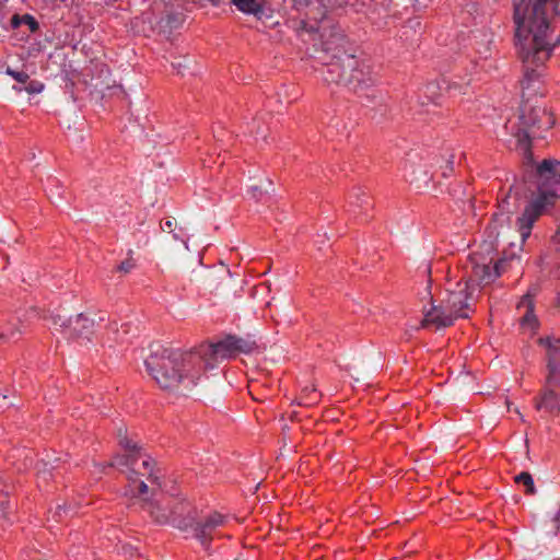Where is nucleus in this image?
Returning a JSON list of instances; mask_svg holds the SVG:
<instances>
[{"instance_id":"obj_1","label":"nucleus","mask_w":560,"mask_h":560,"mask_svg":"<svg viewBox=\"0 0 560 560\" xmlns=\"http://www.w3.org/2000/svg\"><path fill=\"white\" fill-rule=\"evenodd\" d=\"M560 15V0H518L514 2L513 20L515 23L516 46L518 55L527 66L541 67L550 58L560 35L553 42L552 21Z\"/></svg>"},{"instance_id":"obj_2","label":"nucleus","mask_w":560,"mask_h":560,"mask_svg":"<svg viewBox=\"0 0 560 560\" xmlns=\"http://www.w3.org/2000/svg\"><path fill=\"white\" fill-rule=\"evenodd\" d=\"M144 365L162 389L187 395L201 375L202 359L199 352H184L153 343Z\"/></svg>"},{"instance_id":"obj_3","label":"nucleus","mask_w":560,"mask_h":560,"mask_svg":"<svg viewBox=\"0 0 560 560\" xmlns=\"http://www.w3.org/2000/svg\"><path fill=\"white\" fill-rule=\"evenodd\" d=\"M557 307L560 310V293L557 299ZM539 343L547 349V369L545 389L536 399L535 407L549 416L560 415V338H540Z\"/></svg>"},{"instance_id":"obj_4","label":"nucleus","mask_w":560,"mask_h":560,"mask_svg":"<svg viewBox=\"0 0 560 560\" xmlns=\"http://www.w3.org/2000/svg\"><path fill=\"white\" fill-rule=\"evenodd\" d=\"M471 293L469 284L458 283L457 290L451 291L438 306H432L424 315L422 327L434 325L438 329L450 327L457 318H467L470 311Z\"/></svg>"},{"instance_id":"obj_5","label":"nucleus","mask_w":560,"mask_h":560,"mask_svg":"<svg viewBox=\"0 0 560 560\" xmlns=\"http://www.w3.org/2000/svg\"><path fill=\"white\" fill-rule=\"evenodd\" d=\"M313 22L301 20L299 30L310 33L314 42H318L322 50L336 54L345 49L346 35L342 28L326 14L324 18L312 16Z\"/></svg>"},{"instance_id":"obj_6","label":"nucleus","mask_w":560,"mask_h":560,"mask_svg":"<svg viewBox=\"0 0 560 560\" xmlns=\"http://www.w3.org/2000/svg\"><path fill=\"white\" fill-rule=\"evenodd\" d=\"M557 197V192L553 190H541L526 205L523 213L516 220V228L523 243L530 236L535 222L548 207L556 202Z\"/></svg>"},{"instance_id":"obj_7","label":"nucleus","mask_w":560,"mask_h":560,"mask_svg":"<svg viewBox=\"0 0 560 560\" xmlns=\"http://www.w3.org/2000/svg\"><path fill=\"white\" fill-rule=\"evenodd\" d=\"M257 349L256 341L250 337H237L235 335H228L221 340L210 343L205 349L198 352L203 355H211L214 358L228 359L234 358L238 354H250Z\"/></svg>"},{"instance_id":"obj_8","label":"nucleus","mask_w":560,"mask_h":560,"mask_svg":"<svg viewBox=\"0 0 560 560\" xmlns=\"http://www.w3.org/2000/svg\"><path fill=\"white\" fill-rule=\"evenodd\" d=\"M226 522V517L218 512H212L207 516L195 520L189 530H192L194 537L201 544L205 549L210 547L212 540V533L222 527Z\"/></svg>"},{"instance_id":"obj_9","label":"nucleus","mask_w":560,"mask_h":560,"mask_svg":"<svg viewBox=\"0 0 560 560\" xmlns=\"http://www.w3.org/2000/svg\"><path fill=\"white\" fill-rule=\"evenodd\" d=\"M520 112L521 127L515 132H512V135L516 138L517 144L524 151V154L530 156V139L526 129L534 126L540 127L538 120L539 110L525 103Z\"/></svg>"},{"instance_id":"obj_10","label":"nucleus","mask_w":560,"mask_h":560,"mask_svg":"<svg viewBox=\"0 0 560 560\" xmlns=\"http://www.w3.org/2000/svg\"><path fill=\"white\" fill-rule=\"evenodd\" d=\"M197 510L186 500H175L170 504V523L183 530L187 532L195 524Z\"/></svg>"},{"instance_id":"obj_11","label":"nucleus","mask_w":560,"mask_h":560,"mask_svg":"<svg viewBox=\"0 0 560 560\" xmlns=\"http://www.w3.org/2000/svg\"><path fill=\"white\" fill-rule=\"evenodd\" d=\"M538 194L541 190H553L560 184V162L558 160H544L536 170Z\"/></svg>"},{"instance_id":"obj_12","label":"nucleus","mask_w":560,"mask_h":560,"mask_svg":"<svg viewBox=\"0 0 560 560\" xmlns=\"http://www.w3.org/2000/svg\"><path fill=\"white\" fill-rule=\"evenodd\" d=\"M139 475H143L144 472H141V468L139 469H132V475H128L129 480V488L133 497L140 498L141 500L143 498H151L153 499L156 495V491L160 489L156 487H149L148 483L143 480H140L138 478Z\"/></svg>"},{"instance_id":"obj_13","label":"nucleus","mask_w":560,"mask_h":560,"mask_svg":"<svg viewBox=\"0 0 560 560\" xmlns=\"http://www.w3.org/2000/svg\"><path fill=\"white\" fill-rule=\"evenodd\" d=\"M504 264L503 260L497 261L493 266L490 264L475 262L472 266V277L480 283L488 284L500 276L501 268Z\"/></svg>"},{"instance_id":"obj_14","label":"nucleus","mask_w":560,"mask_h":560,"mask_svg":"<svg viewBox=\"0 0 560 560\" xmlns=\"http://www.w3.org/2000/svg\"><path fill=\"white\" fill-rule=\"evenodd\" d=\"M292 8L304 16L302 20L308 22H313V15L324 18L326 13V9L319 0H292Z\"/></svg>"},{"instance_id":"obj_15","label":"nucleus","mask_w":560,"mask_h":560,"mask_svg":"<svg viewBox=\"0 0 560 560\" xmlns=\"http://www.w3.org/2000/svg\"><path fill=\"white\" fill-rule=\"evenodd\" d=\"M141 508L149 513L154 522L159 524L170 523V505L164 508L158 500L143 498Z\"/></svg>"},{"instance_id":"obj_16","label":"nucleus","mask_w":560,"mask_h":560,"mask_svg":"<svg viewBox=\"0 0 560 560\" xmlns=\"http://www.w3.org/2000/svg\"><path fill=\"white\" fill-rule=\"evenodd\" d=\"M141 447H138L136 452H126L124 455H117L114 457L113 462L109 463L112 467H127L129 469L128 475H132V469H139L137 467L138 460L142 458Z\"/></svg>"},{"instance_id":"obj_17","label":"nucleus","mask_w":560,"mask_h":560,"mask_svg":"<svg viewBox=\"0 0 560 560\" xmlns=\"http://www.w3.org/2000/svg\"><path fill=\"white\" fill-rule=\"evenodd\" d=\"M93 320L83 314L75 315L74 318H70L69 328L77 337H83L89 339V335L92 332Z\"/></svg>"},{"instance_id":"obj_18","label":"nucleus","mask_w":560,"mask_h":560,"mask_svg":"<svg viewBox=\"0 0 560 560\" xmlns=\"http://www.w3.org/2000/svg\"><path fill=\"white\" fill-rule=\"evenodd\" d=\"M231 3L245 14L260 16L264 13V0H231Z\"/></svg>"},{"instance_id":"obj_19","label":"nucleus","mask_w":560,"mask_h":560,"mask_svg":"<svg viewBox=\"0 0 560 560\" xmlns=\"http://www.w3.org/2000/svg\"><path fill=\"white\" fill-rule=\"evenodd\" d=\"M183 22V14L171 12L160 19L159 28L163 33L172 34L174 30H177L182 26Z\"/></svg>"},{"instance_id":"obj_20","label":"nucleus","mask_w":560,"mask_h":560,"mask_svg":"<svg viewBox=\"0 0 560 560\" xmlns=\"http://www.w3.org/2000/svg\"><path fill=\"white\" fill-rule=\"evenodd\" d=\"M518 310H524V315L521 319V324L523 326L535 328L537 326V318L534 314V302L526 300H521L517 304Z\"/></svg>"},{"instance_id":"obj_21","label":"nucleus","mask_w":560,"mask_h":560,"mask_svg":"<svg viewBox=\"0 0 560 560\" xmlns=\"http://www.w3.org/2000/svg\"><path fill=\"white\" fill-rule=\"evenodd\" d=\"M340 81L339 86H346L355 93L363 91L365 86L363 78L355 77L353 72H341Z\"/></svg>"},{"instance_id":"obj_22","label":"nucleus","mask_w":560,"mask_h":560,"mask_svg":"<svg viewBox=\"0 0 560 560\" xmlns=\"http://www.w3.org/2000/svg\"><path fill=\"white\" fill-rule=\"evenodd\" d=\"M539 79H540L539 72L532 71V72L524 73V77L521 80L523 97L525 96L526 91L528 92V96L537 93L538 90L536 89L535 85H536V83H539Z\"/></svg>"},{"instance_id":"obj_23","label":"nucleus","mask_w":560,"mask_h":560,"mask_svg":"<svg viewBox=\"0 0 560 560\" xmlns=\"http://www.w3.org/2000/svg\"><path fill=\"white\" fill-rule=\"evenodd\" d=\"M117 438L119 445L125 450V452H136L138 447H140L137 442H133L128 438L127 429L122 425L117 428Z\"/></svg>"},{"instance_id":"obj_24","label":"nucleus","mask_w":560,"mask_h":560,"mask_svg":"<svg viewBox=\"0 0 560 560\" xmlns=\"http://www.w3.org/2000/svg\"><path fill=\"white\" fill-rule=\"evenodd\" d=\"M152 466H153V460L149 456H145L141 463V468H142L141 472H144V475H148L147 479L151 482V485H155L159 488H161L160 477L153 471Z\"/></svg>"},{"instance_id":"obj_25","label":"nucleus","mask_w":560,"mask_h":560,"mask_svg":"<svg viewBox=\"0 0 560 560\" xmlns=\"http://www.w3.org/2000/svg\"><path fill=\"white\" fill-rule=\"evenodd\" d=\"M272 183L270 179L265 178L259 184L252 185L249 187V194L253 198L259 199L264 194H268Z\"/></svg>"},{"instance_id":"obj_26","label":"nucleus","mask_w":560,"mask_h":560,"mask_svg":"<svg viewBox=\"0 0 560 560\" xmlns=\"http://www.w3.org/2000/svg\"><path fill=\"white\" fill-rule=\"evenodd\" d=\"M514 480L517 485H522L525 487V492L527 494L535 493L534 480L529 472L523 471V472L518 474L517 476H515Z\"/></svg>"},{"instance_id":"obj_27","label":"nucleus","mask_w":560,"mask_h":560,"mask_svg":"<svg viewBox=\"0 0 560 560\" xmlns=\"http://www.w3.org/2000/svg\"><path fill=\"white\" fill-rule=\"evenodd\" d=\"M24 23V14H14L10 19L7 16H0V25L7 28V25L10 26L12 30H19L21 26H23Z\"/></svg>"},{"instance_id":"obj_28","label":"nucleus","mask_w":560,"mask_h":560,"mask_svg":"<svg viewBox=\"0 0 560 560\" xmlns=\"http://www.w3.org/2000/svg\"><path fill=\"white\" fill-rule=\"evenodd\" d=\"M21 332L20 328H16L13 324H8L5 327H0V339L3 341L14 340Z\"/></svg>"},{"instance_id":"obj_29","label":"nucleus","mask_w":560,"mask_h":560,"mask_svg":"<svg viewBox=\"0 0 560 560\" xmlns=\"http://www.w3.org/2000/svg\"><path fill=\"white\" fill-rule=\"evenodd\" d=\"M317 400H318V395H317V392L315 388L305 387L303 389L302 401L300 402L301 405L308 406V405L315 404Z\"/></svg>"},{"instance_id":"obj_30","label":"nucleus","mask_w":560,"mask_h":560,"mask_svg":"<svg viewBox=\"0 0 560 560\" xmlns=\"http://www.w3.org/2000/svg\"><path fill=\"white\" fill-rule=\"evenodd\" d=\"M325 75L323 77V81L327 84V85H331V84H335L337 86L340 85L341 81H340V78H341V72H323Z\"/></svg>"},{"instance_id":"obj_31","label":"nucleus","mask_w":560,"mask_h":560,"mask_svg":"<svg viewBox=\"0 0 560 560\" xmlns=\"http://www.w3.org/2000/svg\"><path fill=\"white\" fill-rule=\"evenodd\" d=\"M11 509V502L7 499L5 495H0V517L9 521V511Z\"/></svg>"},{"instance_id":"obj_32","label":"nucleus","mask_w":560,"mask_h":560,"mask_svg":"<svg viewBox=\"0 0 560 560\" xmlns=\"http://www.w3.org/2000/svg\"><path fill=\"white\" fill-rule=\"evenodd\" d=\"M23 25H25L27 27L30 33H35L39 28V24L36 21V19L33 15L28 14V13L24 14V23H23Z\"/></svg>"},{"instance_id":"obj_33","label":"nucleus","mask_w":560,"mask_h":560,"mask_svg":"<svg viewBox=\"0 0 560 560\" xmlns=\"http://www.w3.org/2000/svg\"><path fill=\"white\" fill-rule=\"evenodd\" d=\"M515 195V198L517 199L518 198V192H517V189L514 188V187H511L510 188V192L509 195L506 196L505 199L502 200V202L500 203V208L503 210V211H506L509 213L513 212L514 209H511L510 208V198H512V195Z\"/></svg>"},{"instance_id":"obj_34","label":"nucleus","mask_w":560,"mask_h":560,"mask_svg":"<svg viewBox=\"0 0 560 560\" xmlns=\"http://www.w3.org/2000/svg\"><path fill=\"white\" fill-rule=\"evenodd\" d=\"M58 460V458L56 457H50L47 455V457L45 459H43V465H44V469L43 471H40L44 476L47 474V472H50L52 469L56 468V462Z\"/></svg>"},{"instance_id":"obj_35","label":"nucleus","mask_w":560,"mask_h":560,"mask_svg":"<svg viewBox=\"0 0 560 560\" xmlns=\"http://www.w3.org/2000/svg\"><path fill=\"white\" fill-rule=\"evenodd\" d=\"M176 221L174 219H165L161 222V229L165 233H173L176 228Z\"/></svg>"},{"instance_id":"obj_36","label":"nucleus","mask_w":560,"mask_h":560,"mask_svg":"<svg viewBox=\"0 0 560 560\" xmlns=\"http://www.w3.org/2000/svg\"><path fill=\"white\" fill-rule=\"evenodd\" d=\"M133 267H135L133 260L131 258H128V259L121 261L117 266V270L120 272H124V273H128L133 269Z\"/></svg>"},{"instance_id":"obj_37","label":"nucleus","mask_w":560,"mask_h":560,"mask_svg":"<svg viewBox=\"0 0 560 560\" xmlns=\"http://www.w3.org/2000/svg\"><path fill=\"white\" fill-rule=\"evenodd\" d=\"M44 89V84L42 82H38V81H34V82H30L26 86H25V90L30 93V94H33V93H40Z\"/></svg>"},{"instance_id":"obj_38","label":"nucleus","mask_w":560,"mask_h":560,"mask_svg":"<svg viewBox=\"0 0 560 560\" xmlns=\"http://www.w3.org/2000/svg\"><path fill=\"white\" fill-rule=\"evenodd\" d=\"M373 114L371 115L372 119L376 121H381V118H383L387 113V106L386 105H380L377 109H372Z\"/></svg>"},{"instance_id":"obj_39","label":"nucleus","mask_w":560,"mask_h":560,"mask_svg":"<svg viewBox=\"0 0 560 560\" xmlns=\"http://www.w3.org/2000/svg\"><path fill=\"white\" fill-rule=\"evenodd\" d=\"M69 320L70 318H67L65 315L61 314H56L52 316L54 324L60 327H69Z\"/></svg>"},{"instance_id":"obj_40","label":"nucleus","mask_w":560,"mask_h":560,"mask_svg":"<svg viewBox=\"0 0 560 560\" xmlns=\"http://www.w3.org/2000/svg\"><path fill=\"white\" fill-rule=\"evenodd\" d=\"M7 74L12 75L21 84H25L30 79L27 72H7Z\"/></svg>"},{"instance_id":"obj_41","label":"nucleus","mask_w":560,"mask_h":560,"mask_svg":"<svg viewBox=\"0 0 560 560\" xmlns=\"http://www.w3.org/2000/svg\"><path fill=\"white\" fill-rule=\"evenodd\" d=\"M129 328V324H122L120 330L117 328H113V330L118 334V338L121 340V342H124L126 339L125 337L130 332Z\"/></svg>"},{"instance_id":"obj_42","label":"nucleus","mask_w":560,"mask_h":560,"mask_svg":"<svg viewBox=\"0 0 560 560\" xmlns=\"http://www.w3.org/2000/svg\"><path fill=\"white\" fill-rule=\"evenodd\" d=\"M539 292V285L538 284H533L527 293L522 298V300H526L528 299L529 301L534 302V298L538 294Z\"/></svg>"},{"instance_id":"obj_43","label":"nucleus","mask_w":560,"mask_h":560,"mask_svg":"<svg viewBox=\"0 0 560 560\" xmlns=\"http://www.w3.org/2000/svg\"><path fill=\"white\" fill-rule=\"evenodd\" d=\"M66 73H67V75H66L65 80H66V81H69V82L71 83V85H74V81H75L77 79H79V77H80V74H81L82 72H75V71H72V72H66Z\"/></svg>"},{"instance_id":"obj_44","label":"nucleus","mask_w":560,"mask_h":560,"mask_svg":"<svg viewBox=\"0 0 560 560\" xmlns=\"http://www.w3.org/2000/svg\"><path fill=\"white\" fill-rule=\"evenodd\" d=\"M174 240H180L185 245V248L188 249L187 241L184 240V230L180 228L178 233L173 234Z\"/></svg>"},{"instance_id":"obj_45","label":"nucleus","mask_w":560,"mask_h":560,"mask_svg":"<svg viewBox=\"0 0 560 560\" xmlns=\"http://www.w3.org/2000/svg\"><path fill=\"white\" fill-rule=\"evenodd\" d=\"M365 198H366V194L364 191H362L361 189H358L357 200H358L359 206L366 203Z\"/></svg>"},{"instance_id":"obj_46","label":"nucleus","mask_w":560,"mask_h":560,"mask_svg":"<svg viewBox=\"0 0 560 560\" xmlns=\"http://www.w3.org/2000/svg\"><path fill=\"white\" fill-rule=\"evenodd\" d=\"M453 158H454V155L452 154V155H450V158L446 161V166H445V170L443 172L444 176H447V171L452 172V170H453V166H452L453 165Z\"/></svg>"},{"instance_id":"obj_47","label":"nucleus","mask_w":560,"mask_h":560,"mask_svg":"<svg viewBox=\"0 0 560 560\" xmlns=\"http://www.w3.org/2000/svg\"><path fill=\"white\" fill-rule=\"evenodd\" d=\"M61 512L66 513V508L58 505V508L55 512V515H54V517L56 518L57 522L61 520Z\"/></svg>"},{"instance_id":"obj_48","label":"nucleus","mask_w":560,"mask_h":560,"mask_svg":"<svg viewBox=\"0 0 560 560\" xmlns=\"http://www.w3.org/2000/svg\"><path fill=\"white\" fill-rule=\"evenodd\" d=\"M5 400H7V395H3V394L0 393V407L12 405L11 402L7 404Z\"/></svg>"},{"instance_id":"obj_49","label":"nucleus","mask_w":560,"mask_h":560,"mask_svg":"<svg viewBox=\"0 0 560 560\" xmlns=\"http://www.w3.org/2000/svg\"><path fill=\"white\" fill-rule=\"evenodd\" d=\"M95 89H97V90H98V92L104 93V91H105L106 89H110V86H109V85L104 86V85H103V83H102V84H101V86H100V84H98V83H96V84H95Z\"/></svg>"},{"instance_id":"obj_50","label":"nucleus","mask_w":560,"mask_h":560,"mask_svg":"<svg viewBox=\"0 0 560 560\" xmlns=\"http://www.w3.org/2000/svg\"><path fill=\"white\" fill-rule=\"evenodd\" d=\"M553 241L558 243L560 242V226L557 230L556 234L553 235Z\"/></svg>"},{"instance_id":"obj_51","label":"nucleus","mask_w":560,"mask_h":560,"mask_svg":"<svg viewBox=\"0 0 560 560\" xmlns=\"http://www.w3.org/2000/svg\"><path fill=\"white\" fill-rule=\"evenodd\" d=\"M250 132H254V133H256V135H261V133H262V131L260 130V128H259V127H258L257 129L252 128V129H250Z\"/></svg>"},{"instance_id":"obj_52","label":"nucleus","mask_w":560,"mask_h":560,"mask_svg":"<svg viewBox=\"0 0 560 560\" xmlns=\"http://www.w3.org/2000/svg\"><path fill=\"white\" fill-rule=\"evenodd\" d=\"M213 5H219L221 0H209Z\"/></svg>"},{"instance_id":"obj_53","label":"nucleus","mask_w":560,"mask_h":560,"mask_svg":"<svg viewBox=\"0 0 560 560\" xmlns=\"http://www.w3.org/2000/svg\"><path fill=\"white\" fill-rule=\"evenodd\" d=\"M172 66H173V68H179L182 65L178 63L177 66L176 65H172Z\"/></svg>"}]
</instances>
